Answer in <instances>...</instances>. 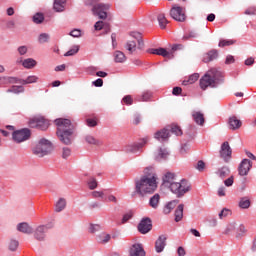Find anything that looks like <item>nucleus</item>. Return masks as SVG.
Listing matches in <instances>:
<instances>
[{
  "label": "nucleus",
  "instance_id": "nucleus-1",
  "mask_svg": "<svg viewBox=\"0 0 256 256\" xmlns=\"http://www.w3.org/2000/svg\"><path fill=\"white\" fill-rule=\"evenodd\" d=\"M164 187L170 189L177 197H183L185 193L191 191V184L185 179L177 181V175L173 172H166L162 177Z\"/></svg>",
  "mask_w": 256,
  "mask_h": 256
},
{
  "label": "nucleus",
  "instance_id": "nucleus-2",
  "mask_svg": "<svg viewBox=\"0 0 256 256\" xmlns=\"http://www.w3.org/2000/svg\"><path fill=\"white\" fill-rule=\"evenodd\" d=\"M155 191H157V175H145L135 181V193L140 195V197L151 195Z\"/></svg>",
  "mask_w": 256,
  "mask_h": 256
},
{
  "label": "nucleus",
  "instance_id": "nucleus-3",
  "mask_svg": "<svg viewBox=\"0 0 256 256\" xmlns=\"http://www.w3.org/2000/svg\"><path fill=\"white\" fill-rule=\"evenodd\" d=\"M55 124L57 125V135L61 143L64 145H71L73 141V124H71V120L59 118L55 120Z\"/></svg>",
  "mask_w": 256,
  "mask_h": 256
},
{
  "label": "nucleus",
  "instance_id": "nucleus-4",
  "mask_svg": "<svg viewBox=\"0 0 256 256\" xmlns=\"http://www.w3.org/2000/svg\"><path fill=\"white\" fill-rule=\"evenodd\" d=\"M224 82L225 76H223V72L219 71L217 68H211L200 79V89L206 91L209 87L215 88Z\"/></svg>",
  "mask_w": 256,
  "mask_h": 256
},
{
  "label": "nucleus",
  "instance_id": "nucleus-5",
  "mask_svg": "<svg viewBox=\"0 0 256 256\" xmlns=\"http://www.w3.org/2000/svg\"><path fill=\"white\" fill-rule=\"evenodd\" d=\"M52 151L53 144L45 138L40 139L32 149V153L36 157H45V155H49Z\"/></svg>",
  "mask_w": 256,
  "mask_h": 256
},
{
  "label": "nucleus",
  "instance_id": "nucleus-6",
  "mask_svg": "<svg viewBox=\"0 0 256 256\" xmlns=\"http://www.w3.org/2000/svg\"><path fill=\"white\" fill-rule=\"evenodd\" d=\"M247 230L243 224H239L236 222L229 223L225 230L224 235H229L230 237H235L236 239H241L245 236Z\"/></svg>",
  "mask_w": 256,
  "mask_h": 256
},
{
  "label": "nucleus",
  "instance_id": "nucleus-7",
  "mask_svg": "<svg viewBox=\"0 0 256 256\" xmlns=\"http://www.w3.org/2000/svg\"><path fill=\"white\" fill-rule=\"evenodd\" d=\"M181 50H183V45L174 44L170 51H167V49L165 48H157V49L151 48L148 50V53H150L151 55H160L165 59H173L175 57V53Z\"/></svg>",
  "mask_w": 256,
  "mask_h": 256
},
{
  "label": "nucleus",
  "instance_id": "nucleus-8",
  "mask_svg": "<svg viewBox=\"0 0 256 256\" xmlns=\"http://www.w3.org/2000/svg\"><path fill=\"white\" fill-rule=\"evenodd\" d=\"M170 17H172L174 21H178V23H185V21H187V14L185 12V8L174 5L170 9Z\"/></svg>",
  "mask_w": 256,
  "mask_h": 256
},
{
  "label": "nucleus",
  "instance_id": "nucleus-9",
  "mask_svg": "<svg viewBox=\"0 0 256 256\" xmlns=\"http://www.w3.org/2000/svg\"><path fill=\"white\" fill-rule=\"evenodd\" d=\"M109 4L98 3L92 7V13L95 17L105 20L107 19V11H109Z\"/></svg>",
  "mask_w": 256,
  "mask_h": 256
},
{
  "label": "nucleus",
  "instance_id": "nucleus-10",
  "mask_svg": "<svg viewBox=\"0 0 256 256\" xmlns=\"http://www.w3.org/2000/svg\"><path fill=\"white\" fill-rule=\"evenodd\" d=\"M12 137L16 143H23V141H27L31 137V131L27 128L14 131Z\"/></svg>",
  "mask_w": 256,
  "mask_h": 256
},
{
  "label": "nucleus",
  "instance_id": "nucleus-11",
  "mask_svg": "<svg viewBox=\"0 0 256 256\" xmlns=\"http://www.w3.org/2000/svg\"><path fill=\"white\" fill-rule=\"evenodd\" d=\"M251 167H253V162L249 159H243L238 167V173L241 177H245L249 175L251 171Z\"/></svg>",
  "mask_w": 256,
  "mask_h": 256
},
{
  "label": "nucleus",
  "instance_id": "nucleus-12",
  "mask_svg": "<svg viewBox=\"0 0 256 256\" xmlns=\"http://www.w3.org/2000/svg\"><path fill=\"white\" fill-rule=\"evenodd\" d=\"M153 229V224L151 222V218H143L138 224V231L142 235H147L149 231Z\"/></svg>",
  "mask_w": 256,
  "mask_h": 256
},
{
  "label": "nucleus",
  "instance_id": "nucleus-13",
  "mask_svg": "<svg viewBox=\"0 0 256 256\" xmlns=\"http://www.w3.org/2000/svg\"><path fill=\"white\" fill-rule=\"evenodd\" d=\"M147 138L142 139L140 142L129 144L125 146V152L126 153H137L138 151H141L143 149L144 145H147Z\"/></svg>",
  "mask_w": 256,
  "mask_h": 256
},
{
  "label": "nucleus",
  "instance_id": "nucleus-14",
  "mask_svg": "<svg viewBox=\"0 0 256 256\" xmlns=\"http://www.w3.org/2000/svg\"><path fill=\"white\" fill-rule=\"evenodd\" d=\"M232 153H233V150L231 149L229 142H227V141L224 142L221 145L220 157H222V159H224V161H229V159H231Z\"/></svg>",
  "mask_w": 256,
  "mask_h": 256
},
{
  "label": "nucleus",
  "instance_id": "nucleus-15",
  "mask_svg": "<svg viewBox=\"0 0 256 256\" xmlns=\"http://www.w3.org/2000/svg\"><path fill=\"white\" fill-rule=\"evenodd\" d=\"M167 245V236L161 235L155 242L156 253H162L163 249H165Z\"/></svg>",
  "mask_w": 256,
  "mask_h": 256
},
{
  "label": "nucleus",
  "instance_id": "nucleus-16",
  "mask_svg": "<svg viewBox=\"0 0 256 256\" xmlns=\"http://www.w3.org/2000/svg\"><path fill=\"white\" fill-rule=\"evenodd\" d=\"M130 256H145V249L142 244H134L130 248Z\"/></svg>",
  "mask_w": 256,
  "mask_h": 256
},
{
  "label": "nucleus",
  "instance_id": "nucleus-17",
  "mask_svg": "<svg viewBox=\"0 0 256 256\" xmlns=\"http://www.w3.org/2000/svg\"><path fill=\"white\" fill-rule=\"evenodd\" d=\"M45 233H47L46 226H38L34 231V238L37 241H45Z\"/></svg>",
  "mask_w": 256,
  "mask_h": 256
},
{
  "label": "nucleus",
  "instance_id": "nucleus-18",
  "mask_svg": "<svg viewBox=\"0 0 256 256\" xmlns=\"http://www.w3.org/2000/svg\"><path fill=\"white\" fill-rule=\"evenodd\" d=\"M17 231L26 235H31V233H33V227L27 222H22L17 225Z\"/></svg>",
  "mask_w": 256,
  "mask_h": 256
},
{
  "label": "nucleus",
  "instance_id": "nucleus-19",
  "mask_svg": "<svg viewBox=\"0 0 256 256\" xmlns=\"http://www.w3.org/2000/svg\"><path fill=\"white\" fill-rule=\"evenodd\" d=\"M243 123L241 120L237 119V117L233 116L229 119V129H232V131H237V129H241V126Z\"/></svg>",
  "mask_w": 256,
  "mask_h": 256
},
{
  "label": "nucleus",
  "instance_id": "nucleus-20",
  "mask_svg": "<svg viewBox=\"0 0 256 256\" xmlns=\"http://www.w3.org/2000/svg\"><path fill=\"white\" fill-rule=\"evenodd\" d=\"M155 139L158 141H167L169 139V130L162 129L154 134Z\"/></svg>",
  "mask_w": 256,
  "mask_h": 256
},
{
  "label": "nucleus",
  "instance_id": "nucleus-21",
  "mask_svg": "<svg viewBox=\"0 0 256 256\" xmlns=\"http://www.w3.org/2000/svg\"><path fill=\"white\" fill-rule=\"evenodd\" d=\"M217 57H219V52H217V50H211L204 55L203 62L209 63L210 61H214V59H217Z\"/></svg>",
  "mask_w": 256,
  "mask_h": 256
},
{
  "label": "nucleus",
  "instance_id": "nucleus-22",
  "mask_svg": "<svg viewBox=\"0 0 256 256\" xmlns=\"http://www.w3.org/2000/svg\"><path fill=\"white\" fill-rule=\"evenodd\" d=\"M192 117L196 125L203 126L205 124V116L201 112H193Z\"/></svg>",
  "mask_w": 256,
  "mask_h": 256
},
{
  "label": "nucleus",
  "instance_id": "nucleus-23",
  "mask_svg": "<svg viewBox=\"0 0 256 256\" xmlns=\"http://www.w3.org/2000/svg\"><path fill=\"white\" fill-rule=\"evenodd\" d=\"M169 157L167 149L160 148L155 155L156 161H165Z\"/></svg>",
  "mask_w": 256,
  "mask_h": 256
},
{
  "label": "nucleus",
  "instance_id": "nucleus-24",
  "mask_svg": "<svg viewBox=\"0 0 256 256\" xmlns=\"http://www.w3.org/2000/svg\"><path fill=\"white\" fill-rule=\"evenodd\" d=\"M97 241L101 245H106V243H109L111 241V235L108 233L102 232L97 236Z\"/></svg>",
  "mask_w": 256,
  "mask_h": 256
},
{
  "label": "nucleus",
  "instance_id": "nucleus-25",
  "mask_svg": "<svg viewBox=\"0 0 256 256\" xmlns=\"http://www.w3.org/2000/svg\"><path fill=\"white\" fill-rule=\"evenodd\" d=\"M67 3V0H54V10H56L57 13H61L65 11V4Z\"/></svg>",
  "mask_w": 256,
  "mask_h": 256
},
{
  "label": "nucleus",
  "instance_id": "nucleus-26",
  "mask_svg": "<svg viewBox=\"0 0 256 256\" xmlns=\"http://www.w3.org/2000/svg\"><path fill=\"white\" fill-rule=\"evenodd\" d=\"M160 201L161 196L159 194H154L149 200V205L152 207V209H157L159 207Z\"/></svg>",
  "mask_w": 256,
  "mask_h": 256
},
{
  "label": "nucleus",
  "instance_id": "nucleus-27",
  "mask_svg": "<svg viewBox=\"0 0 256 256\" xmlns=\"http://www.w3.org/2000/svg\"><path fill=\"white\" fill-rule=\"evenodd\" d=\"M114 61L115 63H125V61H127V56H125V53L117 50L114 52Z\"/></svg>",
  "mask_w": 256,
  "mask_h": 256
},
{
  "label": "nucleus",
  "instance_id": "nucleus-28",
  "mask_svg": "<svg viewBox=\"0 0 256 256\" xmlns=\"http://www.w3.org/2000/svg\"><path fill=\"white\" fill-rule=\"evenodd\" d=\"M67 207V200L65 198H60L55 205V211L56 213H61Z\"/></svg>",
  "mask_w": 256,
  "mask_h": 256
},
{
  "label": "nucleus",
  "instance_id": "nucleus-29",
  "mask_svg": "<svg viewBox=\"0 0 256 256\" xmlns=\"http://www.w3.org/2000/svg\"><path fill=\"white\" fill-rule=\"evenodd\" d=\"M185 205L183 204H179L178 207L175 210V221L176 223H179V221H181V219H183V209H184Z\"/></svg>",
  "mask_w": 256,
  "mask_h": 256
},
{
  "label": "nucleus",
  "instance_id": "nucleus-30",
  "mask_svg": "<svg viewBox=\"0 0 256 256\" xmlns=\"http://www.w3.org/2000/svg\"><path fill=\"white\" fill-rule=\"evenodd\" d=\"M41 131H47L49 129V121L45 120L43 117H38V127Z\"/></svg>",
  "mask_w": 256,
  "mask_h": 256
},
{
  "label": "nucleus",
  "instance_id": "nucleus-31",
  "mask_svg": "<svg viewBox=\"0 0 256 256\" xmlns=\"http://www.w3.org/2000/svg\"><path fill=\"white\" fill-rule=\"evenodd\" d=\"M39 81V77L32 75L28 76L26 79L19 80L20 85H29L31 83H37Z\"/></svg>",
  "mask_w": 256,
  "mask_h": 256
},
{
  "label": "nucleus",
  "instance_id": "nucleus-32",
  "mask_svg": "<svg viewBox=\"0 0 256 256\" xmlns=\"http://www.w3.org/2000/svg\"><path fill=\"white\" fill-rule=\"evenodd\" d=\"M230 173H231V170H229V167L227 166H224L218 169V171L216 172V174L218 175V177H220V179H225V177H228Z\"/></svg>",
  "mask_w": 256,
  "mask_h": 256
},
{
  "label": "nucleus",
  "instance_id": "nucleus-33",
  "mask_svg": "<svg viewBox=\"0 0 256 256\" xmlns=\"http://www.w3.org/2000/svg\"><path fill=\"white\" fill-rule=\"evenodd\" d=\"M125 49H127V51H129V53H135V51L137 50V41L128 40L125 45Z\"/></svg>",
  "mask_w": 256,
  "mask_h": 256
},
{
  "label": "nucleus",
  "instance_id": "nucleus-34",
  "mask_svg": "<svg viewBox=\"0 0 256 256\" xmlns=\"http://www.w3.org/2000/svg\"><path fill=\"white\" fill-rule=\"evenodd\" d=\"M199 80V73H194L189 76L187 80H184L182 82V85H193V83H196V81Z\"/></svg>",
  "mask_w": 256,
  "mask_h": 256
},
{
  "label": "nucleus",
  "instance_id": "nucleus-35",
  "mask_svg": "<svg viewBox=\"0 0 256 256\" xmlns=\"http://www.w3.org/2000/svg\"><path fill=\"white\" fill-rule=\"evenodd\" d=\"M179 204V200H173L171 202H169L165 207H164V213L165 215H169V213H171V210L174 207H177V205Z\"/></svg>",
  "mask_w": 256,
  "mask_h": 256
},
{
  "label": "nucleus",
  "instance_id": "nucleus-36",
  "mask_svg": "<svg viewBox=\"0 0 256 256\" xmlns=\"http://www.w3.org/2000/svg\"><path fill=\"white\" fill-rule=\"evenodd\" d=\"M22 65L25 67V69H33V67L37 65V61H35L33 58H27L22 62Z\"/></svg>",
  "mask_w": 256,
  "mask_h": 256
},
{
  "label": "nucleus",
  "instance_id": "nucleus-37",
  "mask_svg": "<svg viewBox=\"0 0 256 256\" xmlns=\"http://www.w3.org/2000/svg\"><path fill=\"white\" fill-rule=\"evenodd\" d=\"M157 19H158L159 26L162 29H165V27H167V24L169 23V21L167 20V17H165V14L160 13Z\"/></svg>",
  "mask_w": 256,
  "mask_h": 256
},
{
  "label": "nucleus",
  "instance_id": "nucleus-38",
  "mask_svg": "<svg viewBox=\"0 0 256 256\" xmlns=\"http://www.w3.org/2000/svg\"><path fill=\"white\" fill-rule=\"evenodd\" d=\"M98 185L99 184L97 182V178L95 177H90L87 181L88 189H90L91 191H93L94 189H97Z\"/></svg>",
  "mask_w": 256,
  "mask_h": 256
},
{
  "label": "nucleus",
  "instance_id": "nucleus-39",
  "mask_svg": "<svg viewBox=\"0 0 256 256\" xmlns=\"http://www.w3.org/2000/svg\"><path fill=\"white\" fill-rule=\"evenodd\" d=\"M239 207L240 209H249V207H251V201L246 197L241 198L239 202Z\"/></svg>",
  "mask_w": 256,
  "mask_h": 256
},
{
  "label": "nucleus",
  "instance_id": "nucleus-40",
  "mask_svg": "<svg viewBox=\"0 0 256 256\" xmlns=\"http://www.w3.org/2000/svg\"><path fill=\"white\" fill-rule=\"evenodd\" d=\"M8 248L10 251H17V249L19 248V241L15 240V239H11L8 242Z\"/></svg>",
  "mask_w": 256,
  "mask_h": 256
},
{
  "label": "nucleus",
  "instance_id": "nucleus-41",
  "mask_svg": "<svg viewBox=\"0 0 256 256\" xmlns=\"http://www.w3.org/2000/svg\"><path fill=\"white\" fill-rule=\"evenodd\" d=\"M79 53V45L73 46L68 52L64 54L65 57H72V55H77Z\"/></svg>",
  "mask_w": 256,
  "mask_h": 256
},
{
  "label": "nucleus",
  "instance_id": "nucleus-42",
  "mask_svg": "<svg viewBox=\"0 0 256 256\" xmlns=\"http://www.w3.org/2000/svg\"><path fill=\"white\" fill-rule=\"evenodd\" d=\"M33 21L37 25L41 24L43 21H45V16H43L42 13H37L33 16Z\"/></svg>",
  "mask_w": 256,
  "mask_h": 256
},
{
  "label": "nucleus",
  "instance_id": "nucleus-43",
  "mask_svg": "<svg viewBox=\"0 0 256 256\" xmlns=\"http://www.w3.org/2000/svg\"><path fill=\"white\" fill-rule=\"evenodd\" d=\"M25 88L23 86H12L10 89L7 90V93H23Z\"/></svg>",
  "mask_w": 256,
  "mask_h": 256
},
{
  "label": "nucleus",
  "instance_id": "nucleus-44",
  "mask_svg": "<svg viewBox=\"0 0 256 256\" xmlns=\"http://www.w3.org/2000/svg\"><path fill=\"white\" fill-rule=\"evenodd\" d=\"M49 39H50L49 34H47V33H42V34H40L39 37H38V42H39L40 44L49 43Z\"/></svg>",
  "mask_w": 256,
  "mask_h": 256
},
{
  "label": "nucleus",
  "instance_id": "nucleus-45",
  "mask_svg": "<svg viewBox=\"0 0 256 256\" xmlns=\"http://www.w3.org/2000/svg\"><path fill=\"white\" fill-rule=\"evenodd\" d=\"M85 141L89 143V145H99V140L95 139V137L91 135H87L85 137Z\"/></svg>",
  "mask_w": 256,
  "mask_h": 256
},
{
  "label": "nucleus",
  "instance_id": "nucleus-46",
  "mask_svg": "<svg viewBox=\"0 0 256 256\" xmlns=\"http://www.w3.org/2000/svg\"><path fill=\"white\" fill-rule=\"evenodd\" d=\"M235 40H220L218 47H229L230 45H234Z\"/></svg>",
  "mask_w": 256,
  "mask_h": 256
},
{
  "label": "nucleus",
  "instance_id": "nucleus-47",
  "mask_svg": "<svg viewBox=\"0 0 256 256\" xmlns=\"http://www.w3.org/2000/svg\"><path fill=\"white\" fill-rule=\"evenodd\" d=\"M38 121H39V117L31 118L28 122L29 127H31L32 129H37Z\"/></svg>",
  "mask_w": 256,
  "mask_h": 256
},
{
  "label": "nucleus",
  "instance_id": "nucleus-48",
  "mask_svg": "<svg viewBox=\"0 0 256 256\" xmlns=\"http://www.w3.org/2000/svg\"><path fill=\"white\" fill-rule=\"evenodd\" d=\"M171 133H174V135H183V130H181V127L178 125H172L171 127Z\"/></svg>",
  "mask_w": 256,
  "mask_h": 256
},
{
  "label": "nucleus",
  "instance_id": "nucleus-49",
  "mask_svg": "<svg viewBox=\"0 0 256 256\" xmlns=\"http://www.w3.org/2000/svg\"><path fill=\"white\" fill-rule=\"evenodd\" d=\"M71 157V148L64 147L62 149V159H69Z\"/></svg>",
  "mask_w": 256,
  "mask_h": 256
},
{
  "label": "nucleus",
  "instance_id": "nucleus-50",
  "mask_svg": "<svg viewBox=\"0 0 256 256\" xmlns=\"http://www.w3.org/2000/svg\"><path fill=\"white\" fill-rule=\"evenodd\" d=\"M91 195H92L93 199H99V198L103 199L105 193H103L102 191H93L91 193Z\"/></svg>",
  "mask_w": 256,
  "mask_h": 256
},
{
  "label": "nucleus",
  "instance_id": "nucleus-51",
  "mask_svg": "<svg viewBox=\"0 0 256 256\" xmlns=\"http://www.w3.org/2000/svg\"><path fill=\"white\" fill-rule=\"evenodd\" d=\"M122 103L125 105H133V97L131 95H127L122 99Z\"/></svg>",
  "mask_w": 256,
  "mask_h": 256
},
{
  "label": "nucleus",
  "instance_id": "nucleus-52",
  "mask_svg": "<svg viewBox=\"0 0 256 256\" xmlns=\"http://www.w3.org/2000/svg\"><path fill=\"white\" fill-rule=\"evenodd\" d=\"M231 214V210L224 208L222 209V211L219 213V218L223 219V217H229V215Z\"/></svg>",
  "mask_w": 256,
  "mask_h": 256
},
{
  "label": "nucleus",
  "instance_id": "nucleus-53",
  "mask_svg": "<svg viewBox=\"0 0 256 256\" xmlns=\"http://www.w3.org/2000/svg\"><path fill=\"white\" fill-rule=\"evenodd\" d=\"M104 27H105V22L103 21H98L94 25L95 31H101V29H103Z\"/></svg>",
  "mask_w": 256,
  "mask_h": 256
},
{
  "label": "nucleus",
  "instance_id": "nucleus-54",
  "mask_svg": "<svg viewBox=\"0 0 256 256\" xmlns=\"http://www.w3.org/2000/svg\"><path fill=\"white\" fill-rule=\"evenodd\" d=\"M88 127H97V120L88 118L86 120Z\"/></svg>",
  "mask_w": 256,
  "mask_h": 256
},
{
  "label": "nucleus",
  "instance_id": "nucleus-55",
  "mask_svg": "<svg viewBox=\"0 0 256 256\" xmlns=\"http://www.w3.org/2000/svg\"><path fill=\"white\" fill-rule=\"evenodd\" d=\"M132 218H133V213L124 214V216L122 218V223L125 224V223H127V221H129Z\"/></svg>",
  "mask_w": 256,
  "mask_h": 256
},
{
  "label": "nucleus",
  "instance_id": "nucleus-56",
  "mask_svg": "<svg viewBox=\"0 0 256 256\" xmlns=\"http://www.w3.org/2000/svg\"><path fill=\"white\" fill-rule=\"evenodd\" d=\"M197 37V32L190 31L187 35L183 37V39H195Z\"/></svg>",
  "mask_w": 256,
  "mask_h": 256
},
{
  "label": "nucleus",
  "instance_id": "nucleus-57",
  "mask_svg": "<svg viewBox=\"0 0 256 256\" xmlns=\"http://www.w3.org/2000/svg\"><path fill=\"white\" fill-rule=\"evenodd\" d=\"M217 195H218V197H225V195H226L225 187L218 188Z\"/></svg>",
  "mask_w": 256,
  "mask_h": 256
},
{
  "label": "nucleus",
  "instance_id": "nucleus-58",
  "mask_svg": "<svg viewBox=\"0 0 256 256\" xmlns=\"http://www.w3.org/2000/svg\"><path fill=\"white\" fill-rule=\"evenodd\" d=\"M233 182H234V178L233 176H231L224 181V184L226 187H231L233 185Z\"/></svg>",
  "mask_w": 256,
  "mask_h": 256
},
{
  "label": "nucleus",
  "instance_id": "nucleus-59",
  "mask_svg": "<svg viewBox=\"0 0 256 256\" xmlns=\"http://www.w3.org/2000/svg\"><path fill=\"white\" fill-rule=\"evenodd\" d=\"M196 169L198 171H203V169H205V162H203V160L198 161Z\"/></svg>",
  "mask_w": 256,
  "mask_h": 256
},
{
  "label": "nucleus",
  "instance_id": "nucleus-60",
  "mask_svg": "<svg viewBox=\"0 0 256 256\" xmlns=\"http://www.w3.org/2000/svg\"><path fill=\"white\" fill-rule=\"evenodd\" d=\"M139 123H141V116L139 114H135L133 117V124L139 125Z\"/></svg>",
  "mask_w": 256,
  "mask_h": 256
},
{
  "label": "nucleus",
  "instance_id": "nucleus-61",
  "mask_svg": "<svg viewBox=\"0 0 256 256\" xmlns=\"http://www.w3.org/2000/svg\"><path fill=\"white\" fill-rule=\"evenodd\" d=\"M27 51H28L27 46H20L18 48L19 55H25L27 53Z\"/></svg>",
  "mask_w": 256,
  "mask_h": 256
},
{
  "label": "nucleus",
  "instance_id": "nucleus-62",
  "mask_svg": "<svg viewBox=\"0 0 256 256\" xmlns=\"http://www.w3.org/2000/svg\"><path fill=\"white\" fill-rule=\"evenodd\" d=\"M255 13H256L255 7L248 8V9L245 11V15H255Z\"/></svg>",
  "mask_w": 256,
  "mask_h": 256
},
{
  "label": "nucleus",
  "instance_id": "nucleus-63",
  "mask_svg": "<svg viewBox=\"0 0 256 256\" xmlns=\"http://www.w3.org/2000/svg\"><path fill=\"white\" fill-rule=\"evenodd\" d=\"M70 35H71V37H79L81 35V30H77V29L72 30L70 32Z\"/></svg>",
  "mask_w": 256,
  "mask_h": 256
},
{
  "label": "nucleus",
  "instance_id": "nucleus-64",
  "mask_svg": "<svg viewBox=\"0 0 256 256\" xmlns=\"http://www.w3.org/2000/svg\"><path fill=\"white\" fill-rule=\"evenodd\" d=\"M177 253H178V256H185L186 255L185 248H183L181 246L178 247Z\"/></svg>",
  "mask_w": 256,
  "mask_h": 256
}]
</instances>
